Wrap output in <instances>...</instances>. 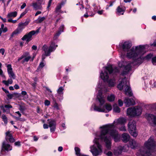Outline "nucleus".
<instances>
[{"label": "nucleus", "instance_id": "1", "mask_svg": "<svg viewBox=\"0 0 156 156\" xmlns=\"http://www.w3.org/2000/svg\"><path fill=\"white\" fill-rule=\"evenodd\" d=\"M126 122V119L122 117L115 119L112 123L103 125L99 127V131L94 133V138L93 140L94 144L90 147V151L93 156L101 155L103 152L102 146L99 142V140L104 141L106 148L109 150L111 149L112 145L111 136L115 142L119 141L120 136L116 129L118 125H123L119 129L121 131H126V128L124 125Z\"/></svg>", "mask_w": 156, "mask_h": 156}, {"label": "nucleus", "instance_id": "2", "mask_svg": "<svg viewBox=\"0 0 156 156\" xmlns=\"http://www.w3.org/2000/svg\"><path fill=\"white\" fill-rule=\"evenodd\" d=\"M114 75H112V76L105 81L107 85L101 80L98 81L96 88L99 90L96 99V103L92 105L90 108V111L107 113L112 110V107L111 104L105 103V98L103 95L102 92L104 93L108 92L110 89L109 88L113 87L116 85L117 80Z\"/></svg>", "mask_w": 156, "mask_h": 156}, {"label": "nucleus", "instance_id": "3", "mask_svg": "<svg viewBox=\"0 0 156 156\" xmlns=\"http://www.w3.org/2000/svg\"><path fill=\"white\" fill-rule=\"evenodd\" d=\"M148 47L147 45H140V46L137 53L133 62L129 61H121L118 64L119 67H122V66L124 67L123 72L121 74L122 75H126L131 70L133 64L135 65H139L141 64L144 60L148 61L152 57L153 54L150 53L145 56H144L146 53L145 49Z\"/></svg>", "mask_w": 156, "mask_h": 156}, {"label": "nucleus", "instance_id": "4", "mask_svg": "<svg viewBox=\"0 0 156 156\" xmlns=\"http://www.w3.org/2000/svg\"><path fill=\"white\" fill-rule=\"evenodd\" d=\"M132 46V43L128 41L122 42L120 44L119 51L122 58H123L126 56L134 60L140 45L133 46L131 48Z\"/></svg>", "mask_w": 156, "mask_h": 156}, {"label": "nucleus", "instance_id": "5", "mask_svg": "<svg viewBox=\"0 0 156 156\" xmlns=\"http://www.w3.org/2000/svg\"><path fill=\"white\" fill-rule=\"evenodd\" d=\"M136 155L137 156H155L156 142L153 136H151L144 142V146L140 148Z\"/></svg>", "mask_w": 156, "mask_h": 156}, {"label": "nucleus", "instance_id": "6", "mask_svg": "<svg viewBox=\"0 0 156 156\" xmlns=\"http://www.w3.org/2000/svg\"><path fill=\"white\" fill-rule=\"evenodd\" d=\"M119 67L120 68V69L118 67L114 66L110 64L104 67L100 73V77L104 82H105L109 78V74L114 75L120 74L121 75H125L121 74L124 69L123 65L122 67L119 66Z\"/></svg>", "mask_w": 156, "mask_h": 156}, {"label": "nucleus", "instance_id": "7", "mask_svg": "<svg viewBox=\"0 0 156 156\" xmlns=\"http://www.w3.org/2000/svg\"><path fill=\"white\" fill-rule=\"evenodd\" d=\"M117 88L120 90L124 89V91L126 95L130 97L132 96L133 94L129 86V81L126 78H124L119 80V83L117 85Z\"/></svg>", "mask_w": 156, "mask_h": 156}, {"label": "nucleus", "instance_id": "8", "mask_svg": "<svg viewBox=\"0 0 156 156\" xmlns=\"http://www.w3.org/2000/svg\"><path fill=\"white\" fill-rule=\"evenodd\" d=\"M57 47L58 45L54 41L51 42L49 47L46 45H44L42 49L44 51V53L42 55V61H45L44 59L45 58V56H49L51 53L54 51Z\"/></svg>", "mask_w": 156, "mask_h": 156}, {"label": "nucleus", "instance_id": "9", "mask_svg": "<svg viewBox=\"0 0 156 156\" xmlns=\"http://www.w3.org/2000/svg\"><path fill=\"white\" fill-rule=\"evenodd\" d=\"M142 112V108L140 106H135L128 108L127 114L131 117H135L140 116Z\"/></svg>", "mask_w": 156, "mask_h": 156}, {"label": "nucleus", "instance_id": "10", "mask_svg": "<svg viewBox=\"0 0 156 156\" xmlns=\"http://www.w3.org/2000/svg\"><path fill=\"white\" fill-rule=\"evenodd\" d=\"M129 131L130 134L134 137L137 136L138 133L136 130V122L134 120L130 121L128 125Z\"/></svg>", "mask_w": 156, "mask_h": 156}, {"label": "nucleus", "instance_id": "11", "mask_svg": "<svg viewBox=\"0 0 156 156\" xmlns=\"http://www.w3.org/2000/svg\"><path fill=\"white\" fill-rule=\"evenodd\" d=\"M145 117L149 123L152 126H156V114L146 113Z\"/></svg>", "mask_w": 156, "mask_h": 156}, {"label": "nucleus", "instance_id": "12", "mask_svg": "<svg viewBox=\"0 0 156 156\" xmlns=\"http://www.w3.org/2000/svg\"><path fill=\"white\" fill-rule=\"evenodd\" d=\"M40 28H38L37 30H32L28 34L25 35L22 38V39L24 41L26 40L27 42L31 40V38L32 36L35 34H38Z\"/></svg>", "mask_w": 156, "mask_h": 156}, {"label": "nucleus", "instance_id": "13", "mask_svg": "<svg viewBox=\"0 0 156 156\" xmlns=\"http://www.w3.org/2000/svg\"><path fill=\"white\" fill-rule=\"evenodd\" d=\"M86 10V13L83 15V16L87 18L89 16H93L95 14V11L93 8L90 7L89 5H87L85 8Z\"/></svg>", "mask_w": 156, "mask_h": 156}, {"label": "nucleus", "instance_id": "14", "mask_svg": "<svg viewBox=\"0 0 156 156\" xmlns=\"http://www.w3.org/2000/svg\"><path fill=\"white\" fill-rule=\"evenodd\" d=\"M31 58V56L29 53L26 52L23 53L22 56L18 59V61L21 60V62L23 63L27 62Z\"/></svg>", "mask_w": 156, "mask_h": 156}, {"label": "nucleus", "instance_id": "15", "mask_svg": "<svg viewBox=\"0 0 156 156\" xmlns=\"http://www.w3.org/2000/svg\"><path fill=\"white\" fill-rule=\"evenodd\" d=\"M25 27L22 23H20L18 24L17 28L11 34L12 37L20 33L23 29Z\"/></svg>", "mask_w": 156, "mask_h": 156}, {"label": "nucleus", "instance_id": "16", "mask_svg": "<svg viewBox=\"0 0 156 156\" xmlns=\"http://www.w3.org/2000/svg\"><path fill=\"white\" fill-rule=\"evenodd\" d=\"M124 102L126 107L134 105L136 104L135 99L132 98H125L124 100Z\"/></svg>", "mask_w": 156, "mask_h": 156}, {"label": "nucleus", "instance_id": "17", "mask_svg": "<svg viewBox=\"0 0 156 156\" xmlns=\"http://www.w3.org/2000/svg\"><path fill=\"white\" fill-rule=\"evenodd\" d=\"M64 27V26L63 25H61L59 27L58 31L55 34L54 36L53 37V40L52 41H54L56 44V42L55 41L58 38L61 33L63 32Z\"/></svg>", "mask_w": 156, "mask_h": 156}, {"label": "nucleus", "instance_id": "18", "mask_svg": "<svg viewBox=\"0 0 156 156\" xmlns=\"http://www.w3.org/2000/svg\"><path fill=\"white\" fill-rule=\"evenodd\" d=\"M41 4V2H33L32 3V6L34 10H42V7Z\"/></svg>", "mask_w": 156, "mask_h": 156}, {"label": "nucleus", "instance_id": "19", "mask_svg": "<svg viewBox=\"0 0 156 156\" xmlns=\"http://www.w3.org/2000/svg\"><path fill=\"white\" fill-rule=\"evenodd\" d=\"M12 147L9 144L6 143L5 141L3 142L2 144L1 152L5 151H9L12 150Z\"/></svg>", "mask_w": 156, "mask_h": 156}, {"label": "nucleus", "instance_id": "20", "mask_svg": "<svg viewBox=\"0 0 156 156\" xmlns=\"http://www.w3.org/2000/svg\"><path fill=\"white\" fill-rule=\"evenodd\" d=\"M7 71L9 76L10 78L15 79L16 76L14 73H13L12 66L11 65L9 64L7 66Z\"/></svg>", "mask_w": 156, "mask_h": 156}, {"label": "nucleus", "instance_id": "21", "mask_svg": "<svg viewBox=\"0 0 156 156\" xmlns=\"http://www.w3.org/2000/svg\"><path fill=\"white\" fill-rule=\"evenodd\" d=\"M49 127L50 128V131L53 133L56 129V122L55 120L51 119L48 122Z\"/></svg>", "mask_w": 156, "mask_h": 156}, {"label": "nucleus", "instance_id": "22", "mask_svg": "<svg viewBox=\"0 0 156 156\" xmlns=\"http://www.w3.org/2000/svg\"><path fill=\"white\" fill-rule=\"evenodd\" d=\"M146 81H145V84L146 87H150L151 88H156V81L154 80H151L149 82V84L146 83Z\"/></svg>", "mask_w": 156, "mask_h": 156}, {"label": "nucleus", "instance_id": "23", "mask_svg": "<svg viewBox=\"0 0 156 156\" xmlns=\"http://www.w3.org/2000/svg\"><path fill=\"white\" fill-rule=\"evenodd\" d=\"M5 138L7 141L9 140L10 142L13 143L14 142L15 140L12 136V135L9 132L6 133Z\"/></svg>", "mask_w": 156, "mask_h": 156}, {"label": "nucleus", "instance_id": "24", "mask_svg": "<svg viewBox=\"0 0 156 156\" xmlns=\"http://www.w3.org/2000/svg\"><path fill=\"white\" fill-rule=\"evenodd\" d=\"M125 10V7L119 6L117 9V13L119 15H123Z\"/></svg>", "mask_w": 156, "mask_h": 156}, {"label": "nucleus", "instance_id": "25", "mask_svg": "<svg viewBox=\"0 0 156 156\" xmlns=\"http://www.w3.org/2000/svg\"><path fill=\"white\" fill-rule=\"evenodd\" d=\"M122 147L121 146H119L117 148L114 150L113 151L114 154L116 156L119 155L122 153Z\"/></svg>", "mask_w": 156, "mask_h": 156}, {"label": "nucleus", "instance_id": "26", "mask_svg": "<svg viewBox=\"0 0 156 156\" xmlns=\"http://www.w3.org/2000/svg\"><path fill=\"white\" fill-rule=\"evenodd\" d=\"M130 136L129 134L126 133H123L122 136V140L124 143L127 142L129 140Z\"/></svg>", "mask_w": 156, "mask_h": 156}, {"label": "nucleus", "instance_id": "27", "mask_svg": "<svg viewBox=\"0 0 156 156\" xmlns=\"http://www.w3.org/2000/svg\"><path fill=\"white\" fill-rule=\"evenodd\" d=\"M17 12L16 11H14L9 12L7 16V18L10 19L12 18H14L17 15Z\"/></svg>", "mask_w": 156, "mask_h": 156}, {"label": "nucleus", "instance_id": "28", "mask_svg": "<svg viewBox=\"0 0 156 156\" xmlns=\"http://www.w3.org/2000/svg\"><path fill=\"white\" fill-rule=\"evenodd\" d=\"M129 145L130 147L132 149L134 148L136 146V141L133 139H130L129 141Z\"/></svg>", "mask_w": 156, "mask_h": 156}, {"label": "nucleus", "instance_id": "29", "mask_svg": "<svg viewBox=\"0 0 156 156\" xmlns=\"http://www.w3.org/2000/svg\"><path fill=\"white\" fill-rule=\"evenodd\" d=\"M52 101L53 107L57 110H59L60 109V106H61V105H58V104L57 102L56 99H54V100Z\"/></svg>", "mask_w": 156, "mask_h": 156}, {"label": "nucleus", "instance_id": "30", "mask_svg": "<svg viewBox=\"0 0 156 156\" xmlns=\"http://www.w3.org/2000/svg\"><path fill=\"white\" fill-rule=\"evenodd\" d=\"M115 98V96L113 94H111L110 95H108L107 97V100L110 102L114 101Z\"/></svg>", "mask_w": 156, "mask_h": 156}, {"label": "nucleus", "instance_id": "31", "mask_svg": "<svg viewBox=\"0 0 156 156\" xmlns=\"http://www.w3.org/2000/svg\"><path fill=\"white\" fill-rule=\"evenodd\" d=\"M2 82L6 86H8L9 84H11L12 83L13 81L11 78H10L7 80H3Z\"/></svg>", "mask_w": 156, "mask_h": 156}, {"label": "nucleus", "instance_id": "32", "mask_svg": "<svg viewBox=\"0 0 156 156\" xmlns=\"http://www.w3.org/2000/svg\"><path fill=\"white\" fill-rule=\"evenodd\" d=\"M12 106L10 105H6L5 106L4 108H3V111L4 112L8 113L9 112V108H12Z\"/></svg>", "mask_w": 156, "mask_h": 156}, {"label": "nucleus", "instance_id": "33", "mask_svg": "<svg viewBox=\"0 0 156 156\" xmlns=\"http://www.w3.org/2000/svg\"><path fill=\"white\" fill-rule=\"evenodd\" d=\"M57 99L60 102H62L63 99V94H56L55 95Z\"/></svg>", "mask_w": 156, "mask_h": 156}, {"label": "nucleus", "instance_id": "34", "mask_svg": "<svg viewBox=\"0 0 156 156\" xmlns=\"http://www.w3.org/2000/svg\"><path fill=\"white\" fill-rule=\"evenodd\" d=\"M76 155L77 156H81L82 155L80 153V149L77 147H75L74 148Z\"/></svg>", "mask_w": 156, "mask_h": 156}, {"label": "nucleus", "instance_id": "35", "mask_svg": "<svg viewBox=\"0 0 156 156\" xmlns=\"http://www.w3.org/2000/svg\"><path fill=\"white\" fill-rule=\"evenodd\" d=\"M64 90V88L63 87H59L57 90V94H63Z\"/></svg>", "mask_w": 156, "mask_h": 156}, {"label": "nucleus", "instance_id": "36", "mask_svg": "<svg viewBox=\"0 0 156 156\" xmlns=\"http://www.w3.org/2000/svg\"><path fill=\"white\" fill-rule=\"evenodd\" d=\"M45 19V17L44 16L42 17L39 16L38 18L36 20H35V23H41Z\"/></svg>", "mask_w": 156, "mask_h": 156}, {"label": "nucleus", "instance_id": "37", "mask_svg": "<svg viewBox=\"0 0 156 156\" xmlns=\"http://www.w3.org/2000/svg\"><path fill=\"white\" fill-rule=\"evenodd\" d=\"M62 6L58 4L56 7L55 8V12L56 13L60 12L61 13H63V11H62L61 9Z\"/></svg>", "mask_w": 156, "mask_h": 156}, {"label": "nucleus", "instance_id": "38", "mask_svg": "<svg viewBox=\"0 0 156 156\" xmlns=\"http://www.w3.org/2000/svg\"><path fill=\"white\" fill-rule=\"evenodd\" d=\"M113 111L116 113H119L120 112V109L116 105H115L113 106Z\"/></svg>", "mask_w": 156, "mask_h": 156}, {"label": "nucleus", "instance_id": "39", "mask_svg": "<svg viewBox=\"0 0 156 156\" xmlns=\"http://www.w3.org/2000/svg\"><path fill=\"white\" fill-rule=\"evenodd\" d=\"M45 61H41L39 65V66L37 68V70H41L45 66Z\"/></svg>", "mask_w": 156, "mask_h": 156}, {"label": "nucleus", "instance_id": "40", "mask_svg": "<svg viewBox=\"0 0 156 156\" xmlns=\"http://www.w3.org/2000/svg\"><path fill=\"white\" fill-rule=\"evenodd\" d=\"M149 108L151 109L156 110V102L150 104L148 105Z\"/></svg>", "mask_w": 156, "mask_h": 156}, {"label": "nucleus", "instance_id": "41", "mask_svg": "<svg viewBox=\"0 0 156 156\" xmlns=\"http://www.w3.org/2000/svg\"><path fill=\"white\" fill-rule=\"evenodd\" d=\"M46 95L48 97L51 98L52 99V101L54 100V99H56L55 97H54L53 94H52V93H47Z\"/></svg>", "mask_w": 156, "mask_h": 156}, {"label": "nucleus", "instance_id": "42", "mask_svg": "<svg viewBox=\"0 0 156 156\" xmlns=\"http://www.w3.org/2000/svg\"><path fill=\"white\" fill-rule=\"evenodd\" d=\"M2 118L5 123L7 124V118L6 116L5 115L3 114L2 115Z\"/></svg>", "mask_w": 156, "mask_h": 156}, {"label": "nucleus", "instance_id": "43", "mask_svg": "<svg viewBox=\"0 0 156 156\" xmlns=\"http://www.w3.org/2000/svg\"><path fill=\"white\" fill-rule=\"evenodd\" d=\"M151 62L154 65H156V56L152 58Z\"/></svg>", "mask_w": 156, "mask_h": 156}, {"label": "nucleus", "instance_id": "44", "mask_svg": "<svg viewBox=\"0 0 156 156\" xmlns=\"http://www.w3.org/2000/svg\"><path fill=\"white\" fill-rule=\"evenodd\" d=\"M104 153L108 156H112L113 155V153L111 151L107 152L105 151Z\"/></svg>", "mask_w": 156, "mask_h": 156}, {"label": "nucleus", "instance_id": "45", "mask_svg": "<svg viewBox=\"0 0 156 156\" xmlns=\"http://www.w3.org/2000/svg\"><path fill=\"white\" fill-rule=\"evenodd\" d=\"M2 66V64L0 62V75L2 77H5V75L3 74V71L1 69Z\"/></svg>", "mask_w": 156, "mask_h": 156}, {"label": "nucleus", "instance_id": "46", "mask_svg": "<svg viewBox=\"0 0 156 156\" xmlns=\"http://www.w3.org/2000/svg\"><path fill=\"white\" fill-rule=\"evenodd\" d=\"M50 101L48 100H45L44 102V105L47 106L50 105Z\"/></svg>", "mask_w": 156, "mask_h": 156}, {"label": "nucleus", "instance_id": "47", "mask_svg": "<svg viewBox=\"0 0 156 156\" xmlns=\"http://www.w3.org/2000/svg\"><path fill=\"white\" fill-rule=\"evenodd\" d=\"M66 0H62L61 2L58 3L59 5H60L62 6H63L66 3Z\"/></svg>", "mask_w": 156, "mask_h": 156}, {"label": "nucleus", "instance_id": "48", "mask_svg": "<svg viewBox=\"0 0 156 156\" xmlns=\"http://www.w3.org/2000/svg\"><path fill=\"white\" fill-rule=\"evenodd\" d=\"M66 128V126L64 123H62L61 124V130H63L65 129Z\"/></svg>", "mask_w": 156, "mask_h": 156}, {"label": "nucleus", "instance_id": "49", "mask_svg": "<svg viewBox=\"0 0 156 156\" xmlns=\"http://www.w3.org/2000/svg\"><path fill=\"white\" fill-rule=\"evenodd\" d=\"M8 22H11L12 23H16L17 21V20H12L11 19H9L8 20Z\"/></svg>", "mask_w": 156, "mask_h": 156}, {"label": "nucleus", "instance_id": "50", "mask_svg": "<svg viewBox=\"0 0 156 156\" xmlns=\"http://www.w3.org/2000/svg\"><path fill=\"white\" fill-rule=\"evenodd\" d=\"M118 104L120 106H122L123 104V102L122 100L119 99L118 101Z\"/></svg>", "mask_w": 156, "mask_h": 156}, {"label": "nucleus", "instance_id": "51", "mask_svg": "<svg viewBox=\"0 0 156 156\" xmlns=\"http://www.w3.org/2000/svg\"><path fill=\"white\" fill-rule=\"evenodd\" d=\"M30 22V20L28 19L24 23H23V24L24 25L26 26L28 25L29 22Z\"/></svg>", "mask_w": 156, "mask_h": 156}, {"label": "nucleus", "instance_id": "52", "mask_svg": "<svg viewBox=\"0 0 156 156\" xmlns=\"http://www.w3.org/2000/svg\"><path fill=\"white\" fill-rule=\"evenodd\" d=\"M27 11L26 10L24 12H23L21 13V14L20 18H21L23 16H24L26 13L27 12Z\"/></svg>", "mask_w": 156, "mask_h": 156}, {"label": "nucleus", "instance_id": "53", "mask_svg": "<svg viewBox=\"0 0 156 156\" xmlns=\"http://www.w3.org/2000/svg\"><path fill=\"white\" fill-rule=\"evenodd\" d=\"M7 94L8 98L9 99H12L13 97V95L11 94Z\"/></svg>", "mask_w": 156, "mask_h": 156}, {"label": "nucleus", "instance_id": "54", "mask_svg": "<svg viewBox=\"0 0 156 156\" xmlns=\"http://www.w3.org/2000/svg\"><path fill=\"white\" fill-rule=\"evenodd\" d=\"M53 0H49L48 2V6H47V9H48L51 6L52 2Z\"/></svg>", "mask_w": 156, "mask_h": 156}, {"label": "nucleus", "instance_id": "55", "mask_svg": "<svg viewBox=\"0 0 156 156\" xmlns=\"http://www.w3.org/2000/svg\"><path fill=\"white\" fill-rule=\"evenodd\" d=\"M104 12V10H101L98 11L97 12V13H98L99 15H102Z\"/></svg>", "mask_w": 156, "mask_h": 156}, {"label": "nucleus", "instance_id": "56", "mask_svg": "<svg viewBox=\"0 0 156 156\" xmlns=\"http://www.w3.org/2000/svg\"><path fill=\"white\" fill-rule=\"evenodd\" d=\"M5 53V50L3 48H1L0 49V53H1L2 55H4Z\"/></svg>", "mask_w": 156, "mask_h": 156}, {"label": "nucleus", "instance_id": "57", "mask_svg": "<svg viewBox=\"0 0 156 156\" xmlns=\"http://www.w3.org/2000/svg\"><path fill=\"white\" fill-rule=\"evenodd\" d=\"M58 151L59 152H61L63 150V147L62 146L59 147L58 148Z\"/></svg>", "mask_w": 156, "mask_h": 156}, {"label": "nucleus", "instance_id": "58", "mask_svg": "<svg viewBox=\"0 0 156 156\" xmlns=\"http://www.w3.org/2000/svg\"><path fill=\"white\" fill-rule=\"evenodd\" d=\"M14 144L16 146H19L20 145V142L19 141L16 142Z\"/></svg>", "mask_w": 156, "mask_h": 156}, {"label": "nucleus", "instance_id": "59", "mask_svg": "<svg viewBox=\"0 0 156 156\" xmlns=\"http://www.w3.org/2000/svg\"><path fill=\"white\" fill-rule=\"evenodd\" d=\"M26 6V4L25 3H24L21 6V8L22 9H24Z\"/></svg>", "mask_w": 156, "mask_h": 156}, {"label": "nucleus", "instance_id": "60", "mask_svg": "<svg viewBox=\"0 0 156 156\" xmlns=\"http://www.w3.org/2000/svg\"><path fill=\"white\" fill-rule=\"evenodd\" d=\"M3 90L6 94H9V91L6 90V89H4V88L2 87V88Z\"/></svg>", "mask_w": 156, "mask_h": 156}, {"label": "nucleus", "instance_id": "61", "mask_svg": "<svg viewBox=\"0 0 156 156\" xmlns=\"http://www.w3.org/2000/svg\"><path fill=\"white\" fill-rule=\"evenodd\" d=\"M43 127L44 129H48V126L46 124H44L43 125Z\"/></svg>", "mask_w": 156, "mask_h": 156}, {"label": "nucleus", "instance_id": "62", "mask_svg": "<svg viewBox=\"0 0 156 156\" xmlns=\"http://www.w3.org/2000/svg\"><path fill=\"white\" fill-rule=\"evenodd\" d=\"M41 12L40 11H37L35 14V16H36L39 14H41Z\"/></svg>", "mask_w": 156, "mask_h": 156}, {"label": "nucleus", "instance_id": "63", "mask_svg": "<svg viewBox=\"0 0 156 156\" xmlns=\"http://www.w3.org/2000/svg\"><path fill=\"white\" fill-rule=\"evenodd\" d=\"M114 2V1H112L110 2H109V6H110V7H111V6H112Z\"/></svg>", "mask_w": 156, "mask_h": 156}, {"label": "nucleus", "instance_id": "64", "mask_svg": "<svg viewBox=\"0 0 156 156\" xmlns=\"http://www.w3.org/2000/svg\"><path fill=\"white\" fill-rule=\"evenodd\" d=\"M14 87L16 89H19L20 88L19 86L17 84H15L14 86Z\"/></svg>", "mask_w": 156, "mask_h": 156}]
</instances>
